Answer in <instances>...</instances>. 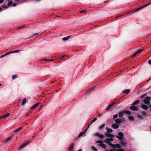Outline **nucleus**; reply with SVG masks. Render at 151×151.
Instances as JSON below:
<instances>
[{
	"label": "nucleus",
	"instance_id": "obj_1",
	"mask_svg": "<svg viewBox=\"0 0 151 151\" xmlns=\"http://www.w3.org/2000/svg\"><path fill=\"white\" fill-rule=\"evenodd\" d=\"M125 121V119L124 117L118 118L115 120V122L116 124H119L122 122H124Z\"/></svg>",
	"mask_w": 151,
	"mask_h": 151
},
{
	"label": "nucleus",
	"instance_id": "obj_2",
	"mask_svg": "<svg viewBox=\"0 0 151 151\" xmlns=\"http://www.w3.org/2000/svg\"><path fill=\"white\" fill-rule=\"evenodd\" d=\"M124 135V134L122 132H119L118 133V136H116V137L119 139L121 140L122 139Z\"/></svg>",
	"mask_w": 151,
	"mask_h": 151
},
{
	"label": "nucleus",
	"instance_id": "obj_3",
	"mask_svg": "<svg viewBox=\"0 0 151 151\" xmlns=\"http://www.w3.org/2000/svg\"><path fill=\"white\" fill-rule=\"evenodd\" d=\"M96 143H99V145L103 149L106 148L105 145L103 143V142L101 140H98L96 142Z\"/></svg>",
	"mask_w": 151,
	"mask_h": 151
},
{
	"label": "nucleus",
	"instance_id": "obj_4",
	"mask_svg": "<svg viewBox=\"0 0 151 151\" xmlns=\"http://www.w3.org/2000/svg\"><path fill=\"white\" fill-rule=\"evenodd\" d=\"M150 97L147 96V97L145 99L143 102L145 104L147 105H148L150 103Z\"/></svg>",
	"mask_w": 151,
	"mask_h": 151
},
{
	"label": "nucleus",
	"instance_id": "obj_5",
	"mask_svg": "<svg viewBox=\"0 0 151 151\" xmlns=\"http://www.w3.org/2000/svg\"><path fill=\"white\" fill-rule=\"evenodd\" d=\"M110 146H111L112 148H115L117 147L119 148H120L121 147V145L118 144H116L115 145H114L112 144H110Z\"/></svg>",
	"mask_w": 151,
	"mask_h": 151
},
{
	"label": "nucleus",
	"instance_id": "obj_6",
	"mask_svg": "<svg viewBox=\"0 0 151 151\" xmlns=\"http://www.w3.org/2000/svg\"><path fill=\"white\" fill-rule=\"evenodd\" d=\"M113 140V139L112 138H109L106 139V140L105 141V142L109 144V145L110 144V142L112 141Z\"/></svg>",
	"mask_w": 151,
	"mask_h": 151
},
{
	"label": "nucleus",
	"instance_id": "obj_7",
	"mask_svg": "<svg viewBox=\"0 0 151 151\" xmlns=\"http://www.w3.org/2000/svg\"><path fill=\"white\" fill-rule=\"evenodd\" d=\"M130 109L133 111H137L138 110V108L137 106H132L130 107Z\"/></svg>",
	"mask_w": 151,
	"mask_h": 151
},
{
	"label": "nucleus",
	"instance_id": "obj_8",
	"mask_svg": "<svg viewBox=\"0 0 151 151\" xmlns=\"http://www.w3.org/2000/svg\"><path fill=\"white\" fill-rule=\"evenodd\" d=\"M116 102H113L111 104H110L106 108V110L107 111H108L111 108L114 106V104H116Z\"/></svg>",
	"mask_w": 151,
	"mask_h": 151
},
{
	"label": "nucleus",
	"instance_id": "obj_9",
	"mask_svg": "<svg viewBox=\"0 0 151 151\" xmlns=\"http://www.w3.org/2000/svg\"><path fill=\"white\" fill-rule=\"evenodd\" d=\"M10 115V114L9 113H8L4 115H2L1 116H0V119H1L6 118L9 116Z\"/></svg>",
	"mask_w": 151,
	"mask_h": 151
},
{
	"label": "nucleus",
	"instance_id": "obj_10",
	"mask_svg": "<svg viewBox=\"0 0 151 151\" xmlns=\"http://www.w3.org/2000/svg\"><path fill=\"white\" fill-rule=\"evenodd\" d=\"M151 3V2L148 3V4H147L145 5H144L143 6L140 7V8H138L137 9H136V10H135V11H134V12H137V11L141 9H142L147 6L149 5H150V4Z\"/></svg>",
	"mask_w": 151,
	"mask_h": 151
},
{
	"label": "nucleus",
	"instance_id": "obj_11",
	"mask_svg": "<svg viewBox=\"0 0 151 151\" xmlns=\"http://www.w3.org/2000/svg\"><path fill=\"white\" fill-rule=\"evenodd\" d=\"M119 143L123 146H126L127 143L126 142H124L122 139L120 140Z\"/></svg>",
	"mask_w": 151,
	"mask_h": 151
},
{
	"label": "nucleus",
	"instance_id": "obj_12",
	"mask_svg": "<svg viewBox=\"0 0 151 151\" xmlns=\"http://www.w3.org/2000/svg\"><path fill=\"white\" fill-rule=\"evenodd\" d=\"M105 135L106 137H111L112 138H114L115 137L114 135L113 134H110L106 133H105Z\"/></svg>",
	"mask_w": 151,
	"mask_h": 151
},
{
	"label": "nucleus",
	"instance_id": "obj_13",
	"mask_svg": "<svg viewBox=\"0 0 151 151\" xmlns=\"http://www.w3.org/2000/svg\"><path fill=\"white\" fill-rule=\"evenodd\" d=\"M88 128H87L83 132H81L78 135V137H80L81 136H82L83 135H85V134L86 131Z\"/></svg>",
	"mask_w": 151,
	"mask_h": 151
},
{
	"label": "nucleus",
	"instance_id": "obj_14",
	"mask_svg": "<svg viewBox=\"0 0 151 151\" xmlns=\"http://www.w3.org/2000/svg\"><path fill=\"white\" fill-rule=\"evenodd\" d=\"M42 34V32H41L39 33H35V34H34L32 35L31 37H34L36 36H38L39 35H41Z\"/></svg>",
	"mask_w": 151,
	"mask_h": 151
},
{
	"label": "nucleus",
	"instance_id": "obj_15",
	"mask_svg": "<svg viewBox=\"0 0 151 151\" xmlns=\"http://www.w3.org/2000/svg\"><path fill=\"white\" fill-rule=\"evenodd\" d=\"M112 128L114 129H117L119 127V126L116 124H114L112 125Z\"/></svg>",
	"mask_w": 151,
	"mask_h": 151
},
{
	"label": "nucleus",
	"instance_id": "obj_16",
	"mask_svg": "<svg viewBox=\"0 0 151 151\" xmlns=\"http://www.w3.org/2000/svg\"><path fill=\"white\" fill-rule=\"evenodd\" d=\"M40 104V103H37L35 104H34V105H33L31 107H30V109H33L37 107Z\"/></svg>",
	"mask_w": 151,
	"mask_h": 151
},
{
	"label": "nucleus",
	"instance_id": "obj_17",
	"mask_svg": "<svg viewBox=\"0 0 151 151\" xmlns=\"http://www.w3.org/2000/svg\"><path fill=\"white\" fill-rule=\"evenodd\" d=\"M29 0H15L16 2L18 4H20L24 1H26Z\"/></svg>",
	"mask_w": 151,
	"mask_h": 151
},
{
	"label": "nucleus",
	"instance_id": "obj_18",
	"mask_svg": "<svg viewBox=\"0 0 151 151\" xmlns=\"http://www.w3.org/2000/svg\"><path fill=\"white\" fill-rule=\"evenodd\" d=\"M140 101V100H137L134 102L132 104V106L137 105Z\"/></svg>",
	"mask_w": 151,
	"mask_h": 151
},
{
	"label": "nucleus",
	"instance_id": "obj_19",
	"mask_svg": "<svg viewBox=\"0 0 151 151\" xmlns=\"http://www.w3.org/2000/svg\"><path fill=\"white\" fill-rule=\"evenodd\" d=\"M12 137V135L8 137L5 140H4V142H7L11 140Z\"/></svg>",
	"mask_w": 151,
	"mask_h": 151
},
{
	"label": "nucleus",
	"instance_id": "obj_20",
	"mask_svg": "<svg viewBox=\"0 0 151 151\" xmlns=\"http://www.w3.org/2000/svg\"><path fill=\"white\" fill-rule=\"evenodd\" d=\"M142 108L145 110H147L148 109V106L145 105H142L141 106Z\"/></svg>",
	"mask_w": 151,
	"mask_h": 151
},
{
	"label": "nucleus",
	"instance_id": "obj_21",
	"mask_svg": "<svg viewBox=\"0 0 151 151\" xmlns=\"http://www.w3.org/2000/svg\"><path fill=\"white\" fill-rule=\"evenodd\" d=\"M124 111H120L119 112V115L120 117H122L124 115Z\"/></svg>",
	"mask_w": 151,
	"mask_h": 151
},
{
	"label": "nucleus",
	"instance_id": "obj_22",
	"mask_svg": "<svg viewBox=\"0 0 151 151\" xmlns=\"http://www.w3.org/2000/svg\"><path fill=\"white\" fill-rule=\"evenodd\" d=\"M130 90L129 89H128L124 91L123 92V93H125L126 94H127L130 92Z\"/></svg>",
	"mask_w": 151,
	"mask_h": 151
},
{
	"label": "nucleus",
	"instance_id": "obj_23",
	"mask_svg": "<svg viewBox=\"0 0 151 151\" xmlns=\"http://www.w3.org/2000/svg\"><path fill=\"white\" fill-rule=\"evenodd\" d=\"M137 116L140 119H144V116L142 115H141L140 114H138L137 115Z\"/></svg>",
	"mask_w": 151,
	"mask_h": 151
},
{
	"label": "nucleus",
	"instance_id": "obj_24",
	"mask_svg": "<svg viewBox=\"0 0 151 151\" xmlns=\"http://www.w3.org/2000/svg\"><path fill=\"white\" fill-rule=\"evenodd\" d=\"M105 124H102L101 125L99 126V128L98 129L99 130H101L103 129V128L105 126Z\"/></svg>",
	"mask_w": 151,
	"mask_h": 151
},
{
	"label": "nucleus",
	"instance_id": "obj_25",
	"mask_svg": "<svg viewBox=\"0 0 151 151\" xmlns=\"http://www.w3.org/2000/svg\"><path fill=\"white\" fill-rule=\"evenodd\" d=\"M106 130L107 132L109 133H111L113 132V130L112 129L109 128H108V127L106 128Z\"/></svg>",
	"mask_w": 151,
	"mask_h": 151
},
{
	"label": "nucleus",
	"instance_id": "obj_26",
	"mask_svg": "<svg viewBox=\"0 0 151 151\" xmlns=\"http://www.w3.org/2000/svg\"><path fill=\"white\" fill-rule=\"evenodd\" d=\"M74 144L73 143H72L70 145V147H69V150H72L74 147Z\"/></svg>",
	"mask_w": 151,
	"mask_h": 151
},
{
	"label": "nucleus",
	"instance_id": "obj_27",
	"mask_svg": "<svg viewBox=\"0 0 151 151\" xmlns=\"http://www.w3.org/2000/svg\"><path fill=\"white\" fill-rule=\"evenodd\" d=\"M128 118L130 121H133L134 119V117L132 116H129Z\"/></svg>",
	"mask_w": 151,
	"mask_h": 151
},
{
	"label": "nucleus",
	"instance_id": "obj_28",
	"mask_svg": "<svg viewBox=\"0 0 151 151\" xmlns=\"http://www.w3.org/2000/svg\"><path fill=\"white\" fill-rule=\"evenodd\" d=\"M41 60L42 61H54V59H42Z\"/></svg>",
	"mask_w": 151,
	"mask_h": 151
},
{
	"label": "nucleus",
	"instance_id": "obj_29",
	"mask_svg": "<svg viewBox=\"0 0 151 151\" xmlns=\"http://www.w3.org/2000/svg\"><path fill=\"white\" fill-rule=\"evenodd\" d=\"M141 113L143 116H146L147 115V113L145 111H142Z\"/></svg>",
	"mask_w": 151,
	"mask_h": 151
},
{
	"label": "nucleus",
	"instance_id": "obj_30",
	"mask_svg": "<svg viewBox=\"0 0 151 151\" xmlns=\"http://www.w3.org/2000/svg\"><path fill=\"white\" fill-rule=\"evenodd\" d=\"M22 127H19L17 129H16V130L14 131V132L16 133L18 132L20 130L22 129Z\"/></svg>",
	"mask_w": 151,
	"mask_h": 151
},
{
	"label": "nucleus",
	"instance_id": "obj_31",
	"mask_svg": "<svg viewBox=\"0 0 151 151\" xmlns=\"http://www.w3.org/2000/svg\"><path fill=\"white\" fill-rule=\"evenodd\" d=\"M26 98H25L23 99L22 102V105H24L26 103Z\"/></svg>",
	"mask_w": 151,
	"mask_h": 151
},
{
	"label": "nucleus",
	"instance_id": "obj_32",
	"mask_svg": "<svg viewBox=\"0 0 151 151\" xmlns=\"http://www.w3.org/2000/svg\"><path fill=\"white\" fill-rule=\"evenodd\" d=\"M26 145H25L23 143L22 145H21L19 147V149H21L24 147Z\"/></svg>",
	"mask_w": 151,
	"mask_h": 151
},
{
	"label": "nucleus",
	"instance_id": "obj_33",
	"mask_svg": "<svg viewBox=\"0 0 151 151\" xmlns=\"http://www.w3.org/2000/svg\"><path fill=\"white\" fill-rule=\"evenodd\" d=\"M97 118H96V117L94 118H93V120H92V121L89 125H91L93 122H95L97 120Z\"/></svg>",
	"mask_w": 151,
	"mask_h": 151
},
{
	"label": "nucleus",
	"instance_id": "obj_34",
	"mask_svg": "<svg viewBox=\"0 0 151 151\" xmlns=\"http://www.w3.org/2000/svg\"><path fill=\"white\" fill-rule=\"evenodd\" d=\"M17 77V74L14 75L12 76V78L13 80H14Z\"/></svg>",
	"mask_w": 151,
	"mask_h": 151
},
{
	"label": "nucleus",
	"instance_id": "obj_35",
	"mask_svg": "<svg viewBox=\"0 0 151 151\" xmlns=\"http://www.w3.org/2000/svg\"><path fill=\"white\" fill-rule=\"evenodd\" d=\"M124 113L126 114L130 115L131 114V112L127 110L125 111Z\"/></svg>",
	"mask_w": 151,
	"mask_h": 151
},
{
	"label": "nucleus",
	"instance_id": "obj_36",
	"mask_svg": "<svg viewBox=\"0 0 151 151\" xmlns=\"http://www.w3.org/2000/svg\"><path fill=\"white\" fill-rule=\"evenodd\" d=\"M13 52L12 51H9V52H7L5 54V55L6 56L11 53H13Z\"/></svg>",
	"mask_w": 151,
	"mask_h": 151
},
{
	"label": "nucleus",
	"instance_id": "obj_37",
	"mask_svg": "<svg viewBox=\"0 0 151 151\" xmlns=\"http://www.w3.org/2000/svg\"><path fill=\"white\" fill-rule=\"evenodd\" d=\"M144 50L143 49H139V50H138L137 51V54L139 53H140L141 52L143 51Z\"/></svg>",
	"mask_w": 151,
	"mask_h": 151
},
{
	"label": "nucleus",
	"instance_id": "obj_38",
	"mask_svg": "<svg viewBox=\"0 0 151 151\" xmlns=\"http://www.w3.org/2000/svg\"><path fill=\"white\" fill-rule=\"evenodd\" d=\"M91 148L92 149V150H93L94 151H97V149H96L94 146H91Z\"/></svg>",
	"mask_w": 151,
	"mask_h": 151
},
{
	"label": "nucleus",
	"instance_id": "obj_39",
	"mask_svg": "<svg viewBox=\"0 0 151 151\" xmlns=\"http://www.w3.org/2000/svg\"><path fill=\"white\" fill-rule=\"evenodd\" d=\"M118 116V114H116L114 115L113 116V119H115Z\"/></svg>",
	"mask_w": 151,
	"mask_h": 151
},
{
	"label": "nucleus",
	"instance_id": "obj_40",
	"mask_svg": "<svg viewBox=\"0 0 151 151\" xmlns=\"http://www.w3.org/2000/svg\"><path fill=\"white\" fill-rule=\"evenodd\" d=\"M12 51H13V52H20V50H15Z\"/></svg>",
	"mask_w": 151,
	"mask_h": 151
},
{
	"label": "nucleus",
	"instance_id": "obj_41",
	"mask_svg": "<svg viewBox=\"0 0 151 151\" xmlns=\"http://www.w3.org/2000/svg\"><path fill=\"white\" fill-rule=\"evenodd\" d=\"M99 133L97 132V133H95L94 134V136H98V137H99Z\"/></svg>",
	"mask_w": 151,
	"mask_h": 151
},
{
	"label": "nucleus",
	"instance_id": "obj_42",
	"mask_svg": "<svg viewBox=\"0 0 151 151\" xmlns=\"http://www.w3.org/2000/svg\"><path fill=\"white\" fill-rule=\"evenodd\" d=\"M146 95H147V93H145L143 95H142L141 96V98H143L145 97V96H146Z\"/></svg>",
	"mask_w": 151,
	"mask_h": 151
},
{
	"label": "nucleus",
	"instance_id": "obj_43",
	"mask_svg": "<svg viewBox=\"0 0 151 151\" xmlns=\"http://www.w3.org/2000/svg\"><path fill=\"white\" fill-rule=\"evenodd\" d=\"M2 7L4 8H5L6 9H7V8H8V6L7 5H2Z\"/></svg>",
	"mask_w": 151,
	"mask_h": 151
},
{
	"label": "nucleus",
	"instance_id": "obj_44",
	"mask_svg": "<svg viewBox=\"0 0 151 151\" xmlns=\"http://www.w3.org/2000/svg\"><path fill=\"white\" fill-rule=\"evenodd\" d=\"M12 1H10L8 3L7 5L8 6H9L10 5L12 4Z\"/></svg>",
	"mask_w": 151,
	"mask_h": 151
},
{
	"label": "nucleus",
	"instance_id": "obj_45",
	"mask_svg": "<svg viewBox=\"0 0 151 151\" xmlns=\"http://www.w3.org/2000/svg\"><path fill=\"white\" fill-rule=\"evenodd\" d=\"M99 137L100 138H104V136L103 134H99Z\"/></svg>",
	"mask_w": 151,
	"mask_h": 151
},
{
	"label": "nucleus",
	"instance_id": "obj_46",
	"mask_svg": "<svg viewBox=\"0 0 151 151\" xmlns=\"http://www.w3.org/2000/svg\"><path fill=\"white\" fill-rule=\"evenodd\" d=\"M62 40L64 41L67 40H68L67 37H64L62 39Z\"/></svg>",
	"mask_w": 151,
	"mask_h": 151
},
{
	"label": "nucleus",
	"instance_id": "obj_47",
	"mask_svg": "<svg viewBox=\"0 0 151 151\" xmlns=\"http://www.w3.org/2000/svg\"><path fill=\"white\" fill-rule=\"evenodd\" d=\"M30 142V141H28L25 142L24 143V144L25 145H27Z\"/></svg>",
	"mask_w": 151,
	"mask_h": 151
},
{
	"label": "nucleus",
	"instance_id": "obj_48",
	"mask_svg": "<svg viewBox=\"0 0 151 151\" xmlns=\"http://www.w3.org/2000/svg\"><path fill=\"white\" fill-rule=\"evenodd\" d=\"M12 6H17V4L15 3H12Z\"/></svg>",
	"mask_w": 151,
	"mask_h": 151
},
{
	"label": "nucleus",
	"instance_id": "obj_49",
	"mask_svg": "<svg viewBox=\"0 0 151 151\" xmlns=\"http://www.w3.org/2000/svg\"><path fill=\"white\" fill-rule=\"evenodd\" d=\"M137 52H135V53L134 54V55H132V57H134L135 56L137 55Z\"/></svg>",
	"mask_w": 151,
	"mask_h": 151
},
{
	"label": "nucleus",
	"instance_id": "obj_50",
	"mask_svg": "<svg viewBox=\"0 0 151 151\" xmlns=\"http://www.w3.org/2000/svg\"><path fill=\"white\" fill-rule=\"evenodd\" d=\"M86 11L85 10H83L81 11H80V13H84L86 12Z\"/></svg>",
	"mask_w": 151,
	"mask_h": 151
},
{
	"label": "nucleus",
	"instance_id": "obj_51",
	"mask_svg": "<svg viewBox=\"0 0 151 151\" xmlns=\"http://www.w3.org/2000/svg\"><path fill=\"white\" fill-rule=\"evenodd\" d=\"M117 151H124L123 149H118Z\"/></svg>",
	"mask_w": 151,
	"mask_h": 151
},
{
	"label": "nucleus",
	"instance_id": "obj_52",
	"mask_svg": "<svg viewBox=\"0 0 151 151\" xmlns=\"http://www.w3.org/2000/svg\"><path fill=\"white\" fill-rule=\"evenodd\" d=\"M65 57H66V56L65 55L62 56L61 57V59H63V58H65Z\"/></svg>",
	"mask_w": 151,
	"mask_h": 151
},
{
	"label": "nucleus",
	"instance_id": "obj_53",
	"mask_svg": "<svg viewBox=\"0 0 151 151\" xmlns=\"http://www.w3.org/2000/svg\"><path fill=\"white\" fill-rule=\"evenodd\" d=\"M42 0H35L34 1V2L35 3H37L38 2H39V1H41Z\"/></svg>",
	"mask_w": 151,
	"mask_h": 151
},
{
	"label": "nucleus",
	"instance_id": "obj_54",
	"mask_svg": "<svg viewBox=\"0 0 151 151\" xmlns=\"http://www.w3.org/2000/svg\"><path fill=\"white\" fill-rule=\"evenodd\" d=\"M94 88V87H91L89 89V90L91 91Z\"/></svg>",
	"mask_w": 151,
	"mask_h": 151
},
{
	"label": "nucleus",
	"instance_id": "obj_55",
	"mask_svg": "<svg viewBox=\"0 0 151 151\" xmlns=\"http://www.w3.org/2000/svg\"><path fill=\"white\" fill-rule=\"evenodd\" d=\"M148 63L149 64L151 65V60H148Z\"/></svg>",
	"mask_w": 151,
	"mask_h": 151
},
{
	"label": "nucleus",
	"instance_id": "obj_56",
	"mask_svg": "<svg viewBox=\"0 0 151 151\" xmlns=\"http://www.w3.org/2000/svg\"><path fill=\"white\" fill-rule=\"evenodd\" d=\"M5 54L4 55H1L0 56V58H2L3 57L5 56Z\"/></svg>",
	"mask_w": 151,
	"mask_h": 151
},
{
	"label": "nucleus",
	"instance_id": "obj_57",
	"mask_svg": "<svg viewBox=\"0 0 151 151\" xmlns=\"http://www.w3.org/2000/svg\"><path fill=\"white\" fill-rule=\"evenodd\" d=\"M102 114H100L99 115V117H101V116H102Z\"/></svg>",
	"mask_w": 151,
	"mask_h": 151
},
{
	"label": "nucleus",
	"instance_id": "obj_58",
	"mask_svg": "<svg viewBox=\"0 0 151 151\" xmlns=\"http://www.w3.org/2000/svg\"><path fill=\"white\" fill-rule=\"evenodd\" d=\"M71 37V36H68L67 37H67L68 39H68H69L70 37Z\"/></svg>",
	"mask_w": 151,
	"mask_h": 151
},
{
	"label": "nucleus",
	"instance_id": "obj_59",
	"mask_svg": "<svg viewBox=\"0 0 151 151\" xmlns=\"http://www.w3.org/2000/svg\"><path fill=\"white\" fill-rule=\"evenodd\" d=\"M4 0H0V3H1L3 2Z\"/></svg>",
	"mask_w": 151,
	"mask_h": 151
},
{
	"label": "nucleus",
	"instance_id": "obj_60",
	"mask_svg": "<svg viewBox=\"0 0 151 151\" xmlns=\"http://www.w3.org/2000/svg\"><path fill=\"white\" fill-rule=\"evenodd\" d=\"M109 151H115V150L113 149H111Z\"/></svg>",
	"mask_w": 151,
	"mask_h": 151
},
{
	"label": "nucleus",
	"instance_id": "obj_61",
	"mask_svg": "<svg viewBox=\"0 0 151 151\" xmlns=\"http://www.w3.org/2000/svg\"><path fill=\"white\" fill-rule=\"evenodd\" d=\"M24 27H25L24 26H22L21 27V28H24Z\"/></svg>",
	"mask_w": 151,
	"mask_h": 151
},
{
	"label": "nucleus",
	"instance_id": "obj_62",
	"mask_svg": "<svg viewBox=\"0 0 151 151\" xmlns=\"http://www.w3.org/2000/svg\"><path fill=\"white\" fill-rule=\"evenodd\" d=\"M21 27H19L17 29H21Z\"/></svg>",
	"mask_w": 151,
	"mask_h": 151
},
{
	"label": "nucleus",
	"instance_id": "obj_63",
	"mask_svg": "<svg viewBox=\"0 0 151 151\" xmlns=\"http://www.w3.org/2000/svg\"><path fill=\"white\" fill-rule=\"evenodd\" d=\"M78 151H82L81 149H80L78 150Z\"/></svg>",
	"mask_w": 151,
	"mask_h": 151
},
{
	"label": "nucleus",
	"instance_id": "obj_64",
	"mask_svg": "<svg viewBox=\"0 0 151 151\" xmlns=\"http://www.w3.org/2000/svg\"><path fill=\"white\" fill-rule=\"evenodd\" d=\"M104 151H108V150H105Z\"/></svg>",
	"mask_w": 151,
	"mask_h": 151
}]
</instances>
